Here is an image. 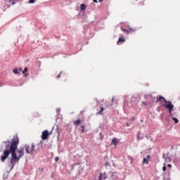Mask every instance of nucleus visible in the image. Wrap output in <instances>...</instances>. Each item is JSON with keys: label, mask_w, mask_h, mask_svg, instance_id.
Returning a JSON list of instances; mask_svg holds the SVG:
<instances>
[{"label": "nucleus", "mask_w": 180, "mask_h": 180, "mask_svg": "<svg viewBox=\"0 0 180 180\" xmlns=\"http://www.w3.org/2000/svg\"><path fill=\"white\" fill-rule=\"evenodd\" d=\"M7 145L6 146V150L3 152L1 156V162H5L6 158H8L11 154L10 159V164L11 165V169H12L18 162H19L20 158L25 155V151L23 148L18 149L19 145V137L17 135L14 136L11 141L5 142Z\"/></svg>", "instance_id": "nucleus-1"}, {"label": "nucleus", "mask_w": 180, "mask_h": 180, "mask_svg": "<svg viewBox=\"0 0 180 180\" xmlns=\"http://www.w3.org/2000/svg\"><path fill=\"white\" fill-rule=\"evenodd\" d=\"M156 102L160 103L162 106H165L166 109H168L170 115H172V111L174 110V105L171 101H167L165 98L162 96H158L156 97Z\"/></svg>", "instance_id": "nucleus-2"}, {"label": "nucleus", "mask_w": 180, "mask_h": 180, "mask_svg": "<svg viewBox=\"0 0 180 180\" xmlns=\"http://www.w3.org/2000/svg\"><path fill=\"white\" fill-rule=\"evenodd\" d=\"M34 148H35L34 143H32L31 146H30L29 145L25 146V149L27 154H33V153L34 152Z\"/></svg>", "instance_id": "nucleus-3"}, {"label": "nucleus", "mask_w": 180, "mask_h": 180, "mask_svg": "<svg viewBox=\"0 0 180 180\" xmlns=\"http://www.w3.org/2000/svg\"><path fill=\"white\" fill-rule=\"evenodd\" d=\"M110 180L119 179V176H118L117 172H110Z\"/></svg>", "instance_id": "nucleus-4"}, {"label": "nucleus", "mask_w": 180, "mask_h": 180, "mask_svg": "<svg viewBox=\"0 0 180 180\" xmlns=\"http://www.w3.org/2000/svg\"><path fill=\"white\" fill-rule=\"evenodd\" d=\"M49 136H50V133L49 132V131L48 130H44L42 132L41 139L42 140H47L49 139Z\"/></svg>", "instance_id": "nucleus-5"}, {"label": "nucleus", "mask_w": 180, "mask_h": 180, "mask_svg": "<svg viewBox=\"0 0 180 180\" xmlns=\"http://www.w3.org/2000/svg\"><path fill=\"white\" fill-rule=\"evenodd\" d=\"M102 178L103 179H107L108 178V174H106V172H104L103 174L100 173V175L98 176V180H102Z\"/></svg>", "instance_id": "nucleus-6"}, {"label": "nucleus", "mask_w": 180, "mask_h": 180, "mask_svg": "<svg viewBox=\"0 0 180 180\" xmlns=\"http://www.w3.org/2000/svg\"><path fill=\"white\" fill-rule=\"evenodd\" d=\"M150 155H148L146 156V158H143V164H146V165H148V162L150 161Z\"/></svg>", "instance_id": "nucleus-7"}, {"label": "nucleus", "mask_w": 180, "mask_h": 180, "mask_svg": "<svg viewBox=\"0 0 180 180\" xmlns=\"http://www.w3.org/2000/svg\"><path fill=\"white\" fill-rule=\"evenodd\" d=\"M117 143H119V141L117 140V139L113 138V139L112 140L111 144L115 146V147H117Z\"/></svg>", "instance_id": "nucleus-8"}, {"label": "nucleus", "mask_w": 180, "mask_h": 180, "mask_svg": "<svg viewBox=\"0 0 180 180\" xmlns=\"http://www.w3.org/2000/svg\"><path fill=\"white\" fill-rule=\"evenodd\" d=\"M126 41V39L123 38V37H120L117 42V44H120V43H124Z\"/></svg>", "instance_id": "nucleus-9"}, {"label": "nucleus", "mask_w": 180, "mask_h": 180, "mask_svg": "<svg viewBox=\"0 0 180 180\" xmlns=\"http://www.w3.org/2000/svg\"><path fill=\"white\" fill-rule=\"evenodd\" d=\"M75 126H79L81 124V120L78 119L76 121L73 122Z\"/></svg>", "instance_id": "nucleus-10"}, {"label": "nucleus", "mask_w": 180, "mask_h": 180, "mask_svg": "<svg viewBox=\"0 0 180 180\" xmlns=\"http://www.w3.org/2000/svg\"><path fill=\"white\" fill-rule=\"evenodd\" d=\"M80 9L81 11H85V9H86V6H85V4H81Z\"/></svg>", "instance_id": "nucleus-11"}, {"label": "nucleus", "mask_w": 180, "mask_h": 180, "mask_svg": "<svg viewBox=\"0 0 180 180\" xmlns=\"http://www.w3.org/2000/svg\"><path fill=\"white\" fill-rule=\"evenodd\" d=\"M104 108L103 107L101 106V110L100 112H98V115H103V113L102 112H103Z\"/></svg>", "instance_id": "nucleus-12"}, {"label": "nucleus", "mask_w": 180, "mask_h": 180, "mask_svg": "<svg viewBox=\"0 0 180 180\" xmlns=\"http://www.w3.org/2000/svg\"><path fill=\"white\" fill-rule=\"evenodd\" d=\"M27 71V68H25L24 70L22 71V74L26 77L27 74H26V72Z\"/></svg>", "instance_id": "nucleus-13"}, {"label": "nucleus", "mask_w": 180, "mask_h": 180, "mask_svg": "<svg viewBox=\"0 0 180 180\" xmlns=\"http://www.w3.org/2000/svg\"><path fill=\"white\" fill-rule=\"evenodd\" d=\"M13 72L14 74H15V75L19 74V71H18V68L14 69V70H13Z\"/></svg>", "instance_id": "nucleus-14"}, {"label": "nucleus", "mask_w": 180, "mask_h": 180, "mask_svg": "<svg viewBox=\"0 0 180 180\" xmlns=\"http://www.w3.org/2000/svg\"><path fill=\"white\" fill-rule=\"evenodd\" d=\"M81 127H82V133H85V126L82 125Z\"/></svg>", "instance_id": "nucleus-15"}, {"label": "nucleus", "mask_w": 180, "mask_h": 180, "mask_svg": "<svg viewBox=\"0 0 180 180\" xmlns=\"http://www.w3.org/2000/svg\"><path fill=\"white\" fill-rule=\"evenodd\" d=\"M172 120L174 121V123H179V121L178 120V119L175 118V117H172Z\"/></svg>", "instance_id": "nucleus-16"}, {"label": "nucleus", "mask_w": 180, "mask_h": 180, "mask_svg": "<svg viewBox=\"0 0 180 180\" xmlns=\"http://www.w3.org/2000/svg\"><path fill=\"white\" fill-rule=\"evenodd\" d=\"M122 32H124V33H129V31L126 29H122Z\"/></svg>", "instance_id": "nucleus-17"}, {"label": "nucleus", "mask_w": 180, "mask_h": 180, "mask_svg": "<svg viewBox=\"0 0 180 180\" xmlns=\"http://www.w3.org/2000/svg\"><path fill=\"white\" fill-rule=\"evenodd\" d=\"M35 1L34 0H30L29 4H34Z\"/></svg>", "instance_id": "nucleus-18"}, {"label": "nucleus", "mask_w": 180, "mask_h": 180, "mask_svg": "<svg viewBox=\"0 0 180 180\" xmlns=\"http://www.w3.org/2000/svg\"><path fill=\"white\" fill-rule=\"evenodd\" d=\"M162 169H163L164 172H165V171H167V167L163 166Z\"/></svg>", "instance_id": "nucleus-19"}, {"label": "nucleus", "mask_w": 180, "mask_h": 180, "mask_svg": "<svg viewBox=\"0 0 180 180\" xmlns=\"http://www.w3.org/2000/svg\"><path fill=\"white\" fill-rule=\"evenodd\" d=\"M58 160H59V158H58V157H56V158H55V161H56V162H58Z\"/></svg>", "instance_id": "nucleus-20"}, {"label": "nucleus", "mask_w": 180, "mask_h": 180, "mask_svg": "<svg viewBox=\"0 0 180 180\" xmlns=\"http://www.w3.org/2000/svg\"><path fill=\"white\" fill-rule=\"evenodd\" d=\"M143 105H145V106H147V103H146V101L142 102Z\"/></svg>", "instance_id": "nucleus-21"}, {"label": "nucleus", "mask_w": 180, "mask_h": 180, "mask_svg": "<svg viewBox=\"0 0 180 180\" xmlns=\"http://www.w3.org/2000/svg\"><path fill=\"white\" fill-rule=\"evenodd\" d=\"M60 77H61V72H60V74L58 75L57 78H60Z\"/></svg>", "instance_id": "nucleus-22"}, {"label": "nucleus", "mask_w": 180, "mask_h": 180, "mask_svg": "<svg viewBox=\"0 0 180 180\" xmlns=\"http://www.w3.org/2000/svg\"><path fill=\"white\" fill-rule=\"evenodd\" d=\"M93 2H95L96 4H98V0H93Z\"/></svg>", "instance_id": "nucleus-23"}, {"label": "nucleus", "mask_w": 180, "mask_h": 180, "mask_svg": "<svg viewBox=\"0 0 180 180\" xmlns=\"http://www.w3.org/2000/svg\"><path fill=\"white\" fill-rule=\"evenodd\" d=\"M167 167H168L169 168H171V167H172V166L171 165V164H169V165H167Z\"/></svg>", "instance_id": "nucleus-24"}, {"label": "nucleus", "mask_w": 180, "mask_h": 180, "mask_svg": "<svg viewBox=\"0 0 180 180\" xmlns=\"http://www.w3.org/2000/svg\"><path fill=\"white\" fill-rule=\"evenodd\" d=\"M100 136H101V140H103V136H102V134H100Z\"/></svg>", "instance_id": "nucleus-25"}, {"label": "nucleus", "mask_w": 180, "mask_h": 180, "mask_svg": "<svg viewBox=\"0 0 180 180\" xmlns=\"http://www.w3.org/2000/svg\"><path fill=\"white\" fill-rule=\"evenodd\" d=\"M22 68H19V71H22Z\"/></svg>", "instance_id": "nucleus-26"}, {"label": "nucleus", "mask_w": 180, "mask_h": 180, "mask_svg": "<svg viewBox=\"0 0 180 180\" xmlns=\"http://www.w3.org/2000/svg\"><path fill=\"white\" fill-rule=\"evenodd\" d=\"M137 139H138V140H140V136H137Z\"/></svg>", "instance_id": "nucleus-27"}, {"label": "nucleus", "mask_w": 180, "mask_h": 180, "mask_svg": "<svg viewBox=\"0 0 180 180\" xmlns=\"http://www.w3.org/2000/svg\"><path fill=\"white\" fill-rule=\"evenodd\" d=\"M98 1H99V2H103V0H99Z\"/></svg>", "instance_id": "nucleus-28"}]
</instances>
